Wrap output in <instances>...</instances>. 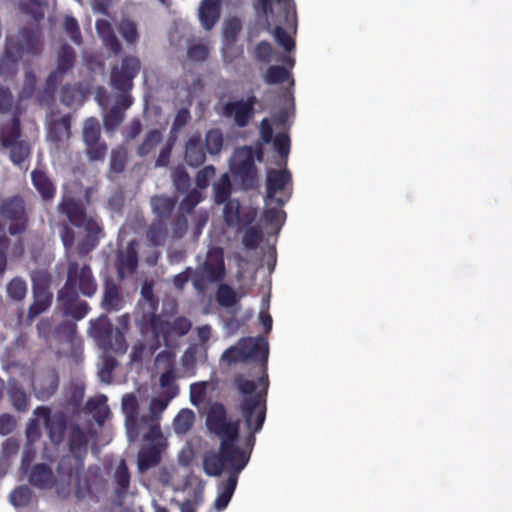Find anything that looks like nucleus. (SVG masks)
Returning <instances> with one entry per match:
<instances>
[{
	"mask_svg": "<svg viewBox=\"0 0 512 512\" xmlns=\"http://www.w3.org/2000/svg\"><path fill=\"white\" fill-rule=\"evenodd\" d=\"M268 342L264 337L243 338L237 345L225 350L221 360L227 364L238 361H258L259 371L251 377L239 375L236 385L239 392L237 409L250 432L247 438L248 449L239 447L238 423L229 419L222 404L214 403L207 414V427L216 434L220 442L219 454L208 452L204 456L203 467L207 475L219 476L226 468L229 475L217 485V497L214 507L218 511L224 510L236 489L240 472L246 467L254 445V434L262 429L266 418V396L269 386L266 373L268 359Z\"/></svg>",
	"mask_w": 512,
	"mask_h": 512,
	"instance_id": "1",
	"label": "nucleus"
},
{
	"mask_svg": "<svg viewBox=\"0 0 512 512\" xmlns=\"http://www.w3.org/2000/svg\"><path fill=\"white\" fill-rule=\"evenodd\" d=\"M61 239L66 250V256L69 260L68 277L65 287L59 292V300L68 305L77 295L78 289L85 296H92L97 289L96 281L92 275L91 269L87 265L80 266L73 262V246L75 243L74 231L64 226L61 232Z\"/></svg>",
	"mask_w": 512,
	"mask_h": 512,
	"instance_id": "2",
	"label": "nucleus"
},
{
	"mask_svg": "<svg viewBox=\"0 0 512 512\" xmlns=\"http://www.w3.org/2000/svg\"><path fill=\"white\" fill-rule=\"evenodd\" d=\"M255 8L265 18L266 28L276 25L273 33L276 42L286 51L292 50L295 46L294 40L280 26L286 24L289 28H295L296 11L292 0H257Z\"/></svg>",
	"mask_w": 512,
	"mask_h": 512,
	"instance_id": "3",
	"label": "nucleus"
},
{
	"mask_svg": "<svg viewBox=\"0 0 512 512\" xmlns=\"http://www.w3.org/2000/svg\"><path fill=\"white\" fill-rule=\"evenodd\" d=\"M266 210L263 220L271 229L278 232L285 221V212L280 208H270L271 203L283 206L291 197L292 184L290 172L286 169H269L266 179Z\"/></svg>",
	"mask_w": 512,
	"mask_h": 512,
	"instance_id": "4",
	"label": "nucleus"
},
{
	"mask_svg": "<svg viewBox=\"0 0 512 512\" xmlns=\"http://www.w3.org/2000/svg\"><path fill=\"white\" fill-rule=\"evenodd\" d=\"M29 482L39 489H51L56 485L57 492L61 496H66L72 485L77 487L78 495L82 493V490L88 489L87 483L85 482L82 486L80 477H76L73 468H71V458L69 456L62 458L59 463L57 479H55L52 469L48 465L37 464L30 472Z\"/></svg>",
	"mask_w": 512,
	"mask_h": 512,
	"instance_id": "5",
	"label": "nucleus"
},
{
	"mask_svg": "<svg viewBox=\"0 0 512 512\" xmlns=\"http://www.w3.org/2000/svg\"><path fill=\"white\" fill-rule=\"evenodd\" d=\"M59 211L67 216L71 224L79 229H84L87 233L86 239L79 246V254L89 253L96 246L97 234L101 232L96 219L88 216L78 203L68 197H64L59 204Z\"/></svg>",
	"mask_w": 512,
	"mask_h": 512,
	"instance_id": "6",
	"label": "nucleus"
},
{
	"mask_svg": "<svg viewBox=\"0 0 512 512\" xmlns=\"http://www.w3.org/2000/svg\"><path fill=\"white\" fill-rule=\"evenodd\" d=\"M225 272L223 250L212 247L208 250L205 261L193 271L191 281L194 288L203 293L209 284L221 281Z\"/></svg>",
	"mask_w": 512,
	"mask_h": 512,
	"instance_id": "7",
	"label": "nucleus"
},
{
	"mask_svg": "<svg viewBox=\"0 0 512 512\" xmlns=\"http://www.w3.org/2000/svg\"><path fill=\"white\" fill-rule=\"evenodd\" d=\"M89 333L104 352L124 354L128 348L122 329L113 328L105 315L91 321Z\"/></svg>",
	"mask_w": 512,
	"mask_h": 512,
	"instance_id": "8",
	"label": "nucleus"
},
{
	"mask_svg": "<svg viewBox=\"0 0 512 512\" xmlns=\"http://www.w3.org/2000/svg\"><path fill=\"white\" fill-rule=\"evenodd\" d=\"M42 50L40 34L37 31L24 29L20 31L17 41L12 38L7 39L3 66L15 65L18 58L25 55L36 56Z\"/></svg>",
	"mask_w": 512,
	"mask_h": 512,
	"instance_id": "9",
	"label": "nucleus"
},
{
	"mask_svg": "<svg viewBox=\"0 0 512 512\" xmlns=\"http://www.w3.org/2000/svg\"><path fill=\"white\" fill-rule=\"evenodd\" d=\"M256 158L258 161H261V151L245 146L237 149L230 160L231 172L246 188H250L255 184L257 176L255 168Z\"/></svg>",
	"mask_w": 512,
	"mask_h": 512,
	"instance_id": "10",
	"label": "nucleus"
},
{
	"mask_svg": "<svg viewBox=\"0 0 512 512\" xmlns=\"http://www.w3.org/2000/svg\"><path fill=\"white\" fill-rule=\"evenodd\" d=\"M143 439L150 444L144 446L138 453V469L144 472L155 466L160 461V453L166 447L167 442L161 428L153 426L151 432H145Z\"/></svg>",
	"mask_w": 512,
	"mask_h": 512,
	"instance_id": "11",
	"label": "nucleus"
},
{
	"mask_svg": "<svg viewBox=\"0 0 512 512\" xmlns=\"http://www.w3.org/2000/svg\"><path fill=\"white\" fill-rule=\"evenodd\" d=\"M19 137L18 118H12L9 127H0V142L3 146L10 147V157L16 165H21L29 155V146L23 141H18Z\"/></svg>",
	"mask_w": 512,
	"mask_h": 512,
	"instance_id": "12",
	"label": "nucleus"
},
{
	"mask_svg": "<svg viewBox=\"0 0 512 512\" xmlns=\"http://www.w3.org/2000/svg\"><path fill=\"white\" fill-rule=\"evenodd\" d=\"M141 69V62L136 56H125L120 66L112 68L110 82L111 85L120 91H126L132 88L133 79L138 75Z\"/></svg>",
	"mask_w": 512,
	"mask_h": 512,
	"instance_id": "13",
	"label": "nucleus"
},
{
	"mask_svg": "<svg viewBox=\"0 0 512 512\" xmlns=\"http://www.w3.org/2000/svg\"><path fill=\"white\" fill-rule=\"evenodd\" d=\"M191 327L192 323L186 317H177L173 321H164L161 318L152 319V329L155 336L158 339L162 337L166 344L186 335Z\"/></svg>",
	"mask_w": 512,
	"mask_h": 512,
	"instance_id": "14",
	"label": "nucleus"
},
{
	"mask_svg": "<svg viewBox=\"0 0 512 512\" xmlns=\"http://www.w3.org/2000/svg\"><path fill=\"white\" fill-rule=\"evenodd\" d=\"M32 281L34 302L28 311V316L31 320L47 310L52 299V295L48 291L49 278L45 272L33 274Z\"/></svg>",
	"mask_w": 512,
	"mask_h": 512,
	"instance_id": "15",
	"label": "nucleus"
},
{
	"mask_svg": "<svg viewBox=\"0 0 512 512\" xmlns=\"http://www.w3.org/2000/svg\"><path fill=\"white\" fill-rule=\"evenodd\" d=\"M122 411L125 415V427L129 441H134L140 435L141 430H145L141 422L139 412V403L133 394H126L122 398Z\"/></svg>",
	"mask_w": 512,
	"mask_h": 512,
	"instance_id": "16",
	"label": "nucleus"
},
{
	"mask_svg": "<svg viewBox=\"0 0 512 512\" xmlns=\"http://www.w3.org/2000/svg\"><path fill=\"white\" fill-rule=\"evenodd\" d=\"M1 216L10 221L9 232L12 235L21 233L26 227L24 202L20 198H12L1 206Z\"/></svg>",
	"mask_w": 512,
	"mask_h": 512,
	"instance_id": "17",
	"label": "nucleus"
},
{
	"mask_svg": "<svg viewBox=\"0 0 512 512\" xmlns=\"http://www.w3.org/2000/svg\"><path fill=\"white\" fill-rule=\"evenodd\" d=\"M70 137V119L68 116L51 115L47 121V141L55 150L64 148Z\"/></svg>",
	"mask_w": 512,
	"mask_h": 512,
	"instance_id": "18",
	"label": "nucleus"
},
{
	"mask_svg": "<svg viewBox=\"0 0 512 512\" xmlns=\"http://www.w3.org/2000/svg\"><path fill=\"white\" fill-rule=\"evenodd\" d=\"M173 398H175V390H171L168 394L158 393L152 397L148 413H143L141 416V422L147 432H151L154 425L160 428L161 415Z\"/></svg>",
	"mask_w": 512,
	"mask_h": 512,
	"instance_id": "19",
	"label": "nucleus"
},
{
	"mask_svg": "<svg viewBox=\"0 0 512 512\" xmlns=\"http://www.w3.org/2000/svg\"><path fill=\"white\" fill-rule=\"evenodd\" d=\"M34 415L41 416L43 425L48 430L51 441L53 443H60L63 439L65 429L63 416L60 414L51 415L50 410L45 407L35 409Z\"/></svg>",
	"mask_w": 512,
	"mask_h": 512,
	"instance_id": "20",
	"label": "nucleus"
},
{
	"mask_svg": "<svg viewBox=\"0 0 512 512\" xmlns=\"http://www.w3.org/2000/svg\"><path fill=\"white\" fill-rule=\"evenodd\" d=\"M253 105V99L232 101L225 105L224 114L232 117L238 126L244 127L252 116Z\"/></svg>",
	"mask_w": 512,
	"mask_h": 512,
	"instance_id": "21",
	"label": "nucleus"
},
{
	"mask_svg": "<svg viewBox=\"0 0 512 512\" xmlns=\"http://www.w3.org/2000/svg\"><path fill=\"white\" fill-rule=\"evenodd\" d=\"M87 450V437L80 428H74L70 438V451L73 454L71 458V468H73L76 477H80L81 458Z\"/></svg>",
	"mask_w": 512,
	"mask_h": 512,
	"instance_id": "22",
	"label": "nucleus"
},
{
	"mask_svg": "<svg viewBox=\"0 0 512 512\" xmlns=\"http://www.w3.org/2000/svg\"><path fill=\"white\" fill-rule=\"evenodd\" d=\"M206 155L202 147L201 135L194 133L189 136L185 145V159L190 166L197 167L205 161Z\"/></svg>",
	"mask_w": 512,
	"mask_h": 512,
	"instance_id": "23",
	"label": "nucleus"
},
{
	"mask_svg": "<svg viewBox=\"0 0 512 512\" xmlns=\"http://www.w3.org/2000/svg\"><path fill=\"white\" fill-rule=\"evenodd\" d=\"M221 0H202L199 7V20L206 30H210L220 16Z\"/></svg>",
	"mask_w": 512,
	"mask_h": 512,
	"instance_id": "24",
	"label": "nucleus"
},
{
	"mask_svg": "<svg viewBox=\"0 0 512 512\" xmlns=\"http://www.w3.org/2000/svg\"><path fill=\"white\" fill-rule=\"evenodd\" d=\"M74 51L69 46H63L58 54L57 58V68L56 70L48 77V84L55 85L59 78L69 70L74 63Z\"/></svg>",
	"mask_w": 512,
	"mask_h": 512,
	"instance_id": "25",
	"label": "nucleus"
},
{
	"mask_svg": "<svg viewBox=\"0 0 512 512\" xmlns=\"http://www.w3.org/2000/svg\"><path fill=\"white\" fill-rule=\"evenodd\" d=\"M137 262V253L131 244L128 245L125 251H120L117 264L119 277L123 279L132 274L137 267Z\"/></svg>",
	"mask_w": 512,
	"mask_h": 512,
	"instance_id": "26",
	"label": "nucleus"
},
{
	"mask_svg": "<svg viewBox=\"0 0 512 512\" xmlns=\"http://www.w3.org/2000/svg\"><path fill=\"white\" fill-rule=\"evenodd\" d=\"M96 30L104 45L112 50L114 53H118L121 49V45L114 34L113 28L109 21L98 20L96 22Z\"/></svg>",
	"mask_w": 512,
	"mask_h": 512,
	"instance_id": "27",
	"label": "nucleus"
},
{
	"mask_svg": "<svg viewBox=\"0 0 512 512\" xmlns=\"http://www.w3.org/2000/svg\"><path fill=\"white\" fill-rule=\"evenodd\" d=\"M87 409L93 414L94 419L100 425L110 415V409L107 405V397L105 395H97L87 402Z\"/></svg>",
	"mask_w": 512,
	"mask_h": 512,
	"instance_id": "28",
	"label": "nucleus"
},
{
	"mask_svg": "<svg viewBox=\"0 0 512 512\" xmlns=\"http://www.w3.org/2000/svg\"><path fill=\"white\" fill-rule=\"evenodd\" d=\"M31 177L35 189L44 200H49L54 197L55 187L44 172L35 170L32 172Z\"/></svg>",
	"mask_w": 512,
	"mask_h": 512,
	"instance_id": "29",
	"label": "nucleus"
},
{
	"mask_svg": "<svg viewBox=\"0 0 512 512\" xmlns=\"http://www.w3.org/2000/svg\"><path fill=\"white\" fill-rule=\"evenodd\" d=\"M43 425V421L41 416L35 415L34 418L30 419L27 428H26V436L28 439V444L26 446L22 462L23 464L27 461L30 462L33 455L30 449V445L35 442L40 437V428Z\"/></svg>",
	"mask_w": 512,
	"mask_h": 512,
	"instance_id": "30",
	"label": "nucleus"
},
{
	"mask_svg": "<svg viewBox=\"0 0 512 512\" xmlns=\"http://www.w3.org/2000/svg\"><path fill=\"white\" fill-rule=\"evenodd\" d=\"M218 382L215 379L201 381L191 384L190 401L193 405L199 406L203 403L207 391L216 390Z\"/></svg>",
	"mask_w": 512,
	"mask_h": 512,
	"instance_id": "31",
	"label": "nucleus"
},
{
	"mask_svg": "<svg viewBox=\"0 0 512 512\" xmlns=\"http://www.w3.org/2000/svg\"><path fill=\"white\" fill-rule=\"evenodd\" d=\"M207 350V346H199L198 344L191 345L181 357L182 365L187 369H191L197 362L205 361L207 358Z\"/></svg>",
	"mask_w": 512,
	"mask_h": 512,
	"instance_id": "32",
	"label": "nucleus"
},
{
	"mask_svg": "<svg viewBox=\"0 0 512 512\" xmlns=\"http://www.w3.org/2000/svg\"><path fill=\"white\" fill-rule=\"evenodd\" d=\"M195 414L191 409L184 408L179 411L173 420V429L176 434L184 435L193 426Z\"/></svg>",
	"mask_w": 512,
	"mask_h": 512,
	"instance_id": "33",
	"label": "nucleus"
},
{
	"mask_svg": "<svg viewBox=\"0 0 512 512\" xmlns=\"http://www.w3.org/2000/svg\"><path fill=\"white\" fill-rule=\"evenodd\" d=\"M88 92L87 86L65 87L62 90V101L67 106L81 105Z\"/></svg>",
	"mask_w": 512,
	"mask_h": 512,
	"instance_id": "34",
	"label": "nucleus"
},
{
	"mask_svg": "<svg viewBox=\"0 0 512 512\" xmlns=\"http://www.w3.org/2000/svg\"><path fill=\"white\" fill-rule=\"evenodd\" d=\"M153 212L160 218H167L172 213L175 200L166 196H155L151 198Z\"/></svg>",
	"mask_w": 512,
	"mask_h": 512,
	"instance_id": "35",
	"label": "nucleus"
},
{
	"mask_svg": "<svg viewBox=\"0 0 512 512\" xmlns=\"http://www.w3.org/2000/svg\"><path fill=\"white\" fill-rule=\"evenodd\" d=\"M121 296L114 283L106 282L102 306L107 310H119L121 308Z\"/></svg>",
	"mask_w": 512,
	"mask_h": 512,
	"instance_id": "36",
	"label": "nucleus"
},
{
	"mask_svg": "<svg viewBox=\"0 0 512 512\" xmlns=\"http://www.w3.org/2000/svg\"><path fill=\"white\" fill-rule=\"evenodd\" d=\"M213 190L216 203L221 204L228 200L231 193V182L227 173H224L214 184Z\"/></svg>",
	"mask_w": 512,
	"mask_h": 512,
	"instance_id": "37",
	"label": "nucleus"
},
{
	"mask_svg": "<svg viewBox=\"0 0 512 512\" xmlns=\"http://www.w3.org/2000/svg\"><path fill=\"white\" fill-rule=\"evenodd\" d=\"M243 294L238 295L230 286L221 284L217 291V301L223 307H232Z\"/></svg>",
	"mask_w": 512,
	"mask_h": 512,
	"instance_id": "38",
	"label": "nucleus"
},
{
	"mask_svg": "<svg viewBox=\"0 0 512 512\" xmlns=\"http://www.w3.org/2000/svg\"><path fill=\"white\" fill-rule=\"evenodd\" d=\"M100 132V124L96 118L91 117L86 119L82 131L84 143H94L100 140Z\"/></svg>",
	"mask_w": 512,
	"mask_h": 512,
	"instance_id": "39",
	"label": "nucleus"
},
{
	"mask_svg": "<svg viewBox=\"0 0 512 512\" xmlns=\"http://www.w3.org/2000/svg\"><path fill=\"white\" fill-rule=\"evenodd\" d=\"M124 120V113L118 105L113 106L103 115L104 127L107 132L115 131Z\"/></svg>",
	"mask_w": 512,
	"mask_h": 512,
	"instance_id": "40",
	"label": "nucleus"
},
{
	"mask_svg": "<svg viewBox=\"0 0 512 512\" xmlns=\"http://www.w3.org/2000/svg\"><path fill=\"white\" fill-rule=\"evenodd\" d=\"M162 140V134L158 130H151L148 132L137 149L139 156H145L149 154Z\"/></svg>",
	"mask_w": 512,
	"mask_h": 512,
	"instance_id": "41",
	"label": "nucleus"
},
{
	"mask_svg": "<svg viewBox=\"0 0 512 512\" xmlns=\"http://www.w3.org/2000/svg\"><path fill=\"white\" fill-rule=\"evenodd\" d=\"M206 150L211 155L219 154L223 146V135L220 130L212 129L206 133Z\"/></svg>",
	"mask_w": 512,
	"mask_h": 512,
	"instance_id": "42",
	"label": "nucleus"
},
{
	"mask_svg": "<svg viewBox=\"0 0 512 512\" xmlns=\"http://www.w3.org/2000/svg\"><path fill=\"white\" fill-rule=\"evenodd\" d=\"M147 237L153 245H162L167 237V227L164 222H154L147 231Z\"/></svg>",
	"mask_w": 512,
	"mask_h": 512,
	"instance_id": "43",
	"label": "nucleus"
},
{
	"mask_svg": "<svg viewBox=\"0 0 512 512\" xmlns=\"http://www.w3.org/2000/svg\"><path fill=\"white\" fill-rule=\"evenodd\" d=\"M32 498V492L27 486H20L10 493V503L14 507L27 506Z\"/></svg>",
	"mask_w": 512,
	"mask_h": 512,
	"instance_id": "44",
	"label": "nucleus"
},
{
	"mask_svg": "<svg viewBox=\"0 0 512 512\" xmlns=\"http://www.w3.org/2000/svg\"><path fill=\"white\" fill-rule=\"evenodd\" d=\"M6 290L11 299L19 301L26 296L27 285L23 279L15 277L7 284Z\"/></svg>",
	"mask_w": 512,
	"mask_h": 512,
	"instance_id": "45",
	"label": "nucleus"
},
{
	"mask_svg": "<svg viewBox=\"0 0 512 512\" xmlns=\"http://www.w3.org/2000/svg\"><path fill=\"white\" fill-rule=\"evenodd\" d=\"M239 210L240 204L237 200L227 201L223 209V214L228 225L235 226L241 223Z\"/></svg>",
	"mask_w": 512,
	"mask_h": 512,
	"instance_id": "46",
	"label": "nucleus"
},
{
	"mask_svg": "<svg viewBox=\"0 0 512 512\" xmlns=\"http://www.w3.org/2000/svg\"><path fill=\"white\" fill-rule=\"evenodd\" d=\"M209 51L208 42L200 41L189 46L187 55L192 61L202 62L207 59Z\"/></svg>",
	"mask_w": 512,
	"mask_h": 512,
	"instance_id": "47",
	"label": "nucleus"
},
{
	"mask_svg": "<svg viewBox=\"0 0 512 512\" xmlns=\"http://www.w3.org/2000/svg\"><path fill=\"white\" fill-rule=\"evenodd\" d=\"M119 33L124 38V40L129 44H134L138 40V32H137V25L135 22L124 19L119 24Z\"/></svg>",
	"mask_w": 512,
	"mask_h": 512,
	"instance_id": "48",
	"label": "nucleus"
},
{
	"mask_svg": "<svg viewBox=\"0 0 512 512\" xmlns=\"http://www.w3.org/2000/svg\"><path fill=\"white\" fill-rule=\"evenodd\" d=\"M290 79L289 72L281 66H272L265 75V81L269 84H276Z\"/></svg>",
	"mask_w": 512,
	"mask_h": 512,
	"instance_id": "49",
	"label": "nucleus"
},
{
	"mask_svg": "<svg viewBox=\"0 0 512 512\" xmlns=\"http://www.w3.org/2000/svg\"><path fill=\"white\" fill-rule=\"evenodd\" d=\"M115 481L118 485V493L125 492L129 487L130 475L124 460H121L115 472Z\"/></svg>",
	"mask_w": 512,
	"mask_h": 512,
	"instance_id": "50",
	"label": "nucleus"
},
{
	"mask_svg": "<svg viewBox=\"0 0 512 512\" xmlns=\"http://www.w3.org/2000/svg\"><path fill=\"white\" fill-rule=\"evenodd\" d=\"M9 395L13 406L20 411H24L28 407V398L25 392L16 386L9 387Z\"/></svg>",
	"mask_w": 512,
	"mask_h": 512,
	"instance_id": "51",
	"label": "nucleus"
},
{
	"mask_svg": "<svg viewBox=\"0 0 512 512\" xmlns=\"http://www.w3.org/2000/svg\"><path fill=\"white\" fill-rule=\"evenodd\" d=\"M160 386L162 389L160 393L168 394L171 390H175V397L178 395L179 388L175 383L174 372L171 367L160 376Z\"/></svg>",
	"mask_w": 512,
	"mask_h": 512,
	"instance_id": "52",
	"label": "nucleus"
},
{
	"mask_svg": "<svg viewBox=\"0 0 512 512\" xmlns=\"http://www.w3.org/2000/svg\"><path fill=\"white\" fill-rule=\"evenodd\" d=\"M87 148V154L91 160H104L107 153V145L100 140L94 143L85 144Z\"/></svg>",
	"mask_w": 512,
	"mask_h": 512,
	"instance_id": "53",
	"label": "nucleus"
},
{
	"mask_svg": "<svg viewBox=\"0 0 512 512\" xmlns=\"http://www.w3.org/2000/svg\"><path fill=\"white\" fill-rule=\"evenodd\" d=\"M46 0H30V4H20L19 8L22 12L31 15L34 19L42 18L44 13L41 6L45 4Z\"/></svg>",
	"mask_w": 512,
	"mask_h": 512,
	"instance_id": "54",
	"label": "nucleus"
},
{
	"mask_svg": "<svg viewBox=\"0 0 512 512\" xmlns=\"http://www.w3.org/2000/svg\"><path fill=\"white\" fill-rule=\"evenodd\" d=\"M275 149L282 158H287L290 151V140L287 134L279 133L273 139Z\"/></svg>",
	"mask_w": 512,
	"mask_h": 512,
	"instance_id": "55",
	"label": "nucleus"
},
{
	"mask_svg": "<svg viewBox=\"0 0 512 512\" xmlns=\"http://www.w3.org/2000/svg\"><path fill=\"white\" fill-rule=\"evenodd\" d=\"M241 30V23L238 19H231L228 20L225 23V27L223 30L224 38H225V45H228V43L233 42L236 35Z\"/></svg>",
	"mask_w": 512,
	"mask_h": 512,
	"instance_id": "56",
	"label": "nucleus"
},
{
	"mask_svg": "<svg viewBox=\"0 0 512 512\" xmlns=\"http://www.w3.org/2000/svg\"><path fill=\"white\" fill-rule=\"evenodd\" d=\"M172 178L177 190H186L189 186V176L183 167H177L173 173Z\"/></svg>",
	"mask_w": 512,
	"mask_h": 512,
	"instance_id": "57",
	"label": "nucleus"
},
{
	"mask_svg": "<svg viewBox=\"0 0 512 512\" xmlns=\"http://www.w3.org/2000/svg\"><path fill=\"white\" fill-rule=\"evenodd\" d=\"M262 239V232L256 228L248 229L243 236V244L248 249L256 248Z\"/></svg>",
	"mask_w": 512,
	"mask_h": 512,
	"instance_id": "58",
	"label": "nucleus"
},
{
	"mask_svg": "<svg viewBox=\"0 0 512 512\" xmlns=\"http://www.w3.org/2000/svg\"><path fill=\"white\" fill-rule=\"evenodd\" d=\"M64 28L76 44L81 42V33L79 30L78 22L75 18L67 16L65 18Z\"/></svg>",
	"mask_w": 512,
	"mask_h": 512,
	"instance_id": "59",
	"label": "nucleus"
},
{
	"mask_svg": "<svg viewBox=\"0 0 512 512\" xmlns=\"http://www.w3.org/2000/svg\"><path fill=\"white\" fill-rule=\"evenodd\" d=\"M126 153L123 149L113 150L111 152L110 168L112 171L119 173L124 169Z\"/></svg>",
	"mask_w": 512,
	"mask_h": 512,
	"instance_id": "60",
	"label": "nucleus"
},
{
	"mask_svg": "<svg viewBox=\"0 0 512 512\" xmlns=\"http://www.w3.org/2000/svg\"><path fill=\"white\" fill-rule=\"evenodd\" d=\"M208 221L207 212H199L193 217V226L191 228V233L194 239H197L201 233L203 228L205 227Z\"/></svg>",
	"mask_w": 512,
	"mask_h": 512,
	"instance_id": "61",
	"label": "nucleus"
},
{
	"mask_svg": "<svg viewBox=\"0 0 512 512\" xmlns=\"http://www.w3.org/2000/svg\"><path fill=\"white\" fill-rule=\"evenodd\" d=\"M215 175V168L211 165L204 167L197 173L196 183L199 188H206L209 185L210 179Z\"/></svg>",
	"mask_w": 512,
	"mask_h": 512,
	"instance_id": "62",
	"label": "nucleus"
},
{
	"mask_svg": "<svg viewBox=\"0 0 512 512\" xmlns=\"http://www.w3.org/2000/svg\"><path fill=\"white\" fill-rule=\"evenodd\" d=\"M201 201V193L197 190H192L182 200L180 209L185 212H190Z\"/></svg>",
	"mask_w": 512,
	"mask_h": 512,
	"instance_id": "63",
	"label": "nucleus"
},
{
	"mask_svg": "<svg viewBox=\"0 0 512 512\" xmlns=\"http://www.w3.org/2000/svg\"><path fill=\"white\" fill-rule=\"evenodd\" d=\"M16 428V420L9 414H3L0 416V434L8 435L13 432Z\"/></svg>",
	"mask_w": 512,
	"mask_h": 512,
	"instance_id": "64",
	"label": "nucleus"
}]
</instances>
